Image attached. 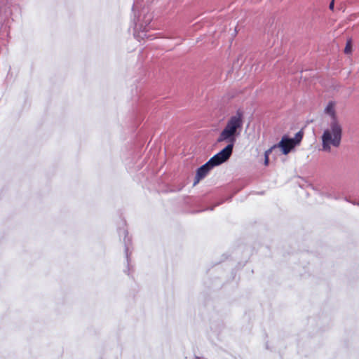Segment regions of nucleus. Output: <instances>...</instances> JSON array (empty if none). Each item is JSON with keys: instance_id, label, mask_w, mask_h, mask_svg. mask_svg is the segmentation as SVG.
<instances>
[{"instance_id": "39448f33", "label": "nucleus", "mask_w": 359, "mask_h": 359, "mask_svg": "<svg viewBox=\"0 0 359 359\" xmlns=\"http://www.w3.org/2000/svg\"><path fill=\"white\" fill-rule=\"evenodd\" d=\"M325 113L330 117L329 122L340 121L338 118L335 109V104L333 102H330L325 108Z\"/></svg>"}, {"instance_id": "6e6552de", "label": "nucleus", "mask_w": 359, "mask_h": 359, "mask_svg": "<svg viewBox=\"0 0 359 359\" xmlns=\"http://www.w3.org/2000/svg\"><path fill=\"white\" fill-rule=\"evenodd\" d=\"M330 8L331 10H333L334 9V0L332 1V2L330 3Z\"/></svg>"}, {"instance_id": "f03ea898", "label": "nucleus", "mask_w": 359, "mask_h": 359, "mask_svg": "<svg viewBox=\"0 0 359 359\" xmlns=\"http://www.w3.org/2000/svg\"><path fill=\"white\" fill-rule=\"evenodd\" d=\"M343 126L341 121L328 122L321 133V151L330 153L333 148H338L341 142Z\"/></svg>"}, {"instance_id": "f257e3e1", "label": "nucleus", "mask_w": 359, "mask_h": 359, "mask_svg": "<svg viewBox=\"0 0 359 359\" xmlns=\"http://www.w3.org/2000/svg\"><path fill=\"white\" fill-rule=\"evenodd\" d=\"M243 124V115L241 113H237L228 119L224 129L217 138V142L228 144L222 151H226L229 158L232 154L234 143L236 137L241 133Z\"/></svg>"}, {"instance_id": "0eeeda50", "label": "nucleus", "mask_w": 359, "mask_h": 359, "mask_svg": "<svg viewBox=\"0 0 359 359\" xmlns=\"http://www.w3.org/2000/svg\"><path fill=\"white\" fill-rule=\"evenodd\" d=\"M352 52V42L351 40L349 39L347 41L346 47L344 48V53L346 54H351Z\"/></svg>"}, {"instance_id": "7ed1b4c3", "label": "nucleus", "mask_w": 359, "mask_h": 359, "mask_svg": "<svg viewBox=\"0 0 359 359\" xmlns=\"http://www.w3.org/2000/svg\"><path fill=\"white\" fill-rule=\"evenodd\" d=\"M229 158L227 157L226 152L220 151L213 156L206 163L201 166L196 171L194 185H196L215 166L219 165L226 162Z\"/></svg>"}, {"instance_id": "20e7f679", "label": "nucleus", "mask_w": 359, "mask_h": 359, "mask_svg": "<svg viewBox=\"0 0 359 359\" xmlns=\"http://www.w3.org/2000/svg\"><path fill=\"white\" fill-rule=\"evenodd\" d=\"M302 139V134L301 132H298L292 138H290L287 135L283 136L280 141L273 146H276V148H279L283 154L287 155L300 144Z\"/></svg>"}, {"instance_id": "423d86ee", "label": "nucleus", "mask_w": 359, "mask_h": 359, "mask_svg": "<svg viewBox=\"0 0 359 359\" xmlns=\"http://www.w3.org/2000/svg\"><path fill=\"white\" fill-rule=\"evenodd\" d=\"M275 149H276V146H272L264 152V165H269V156Z\"/></svg>"}]
</instances>
